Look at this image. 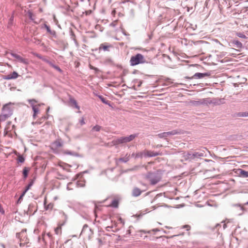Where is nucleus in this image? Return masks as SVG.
<instances>
[{
	"mask_svg": "<svg viewBox=\"0 0 248 248\" xmlns=\"http://www.w3.org/2000/svg\"><path fill=\"white\" fill-rule=\"evenodd\" d=\"M142 191L138 187H135L132 191V196L133 197H137L140 195Z\"/></svg>",
	"mask_w": 248,
	"mask_h": 248,
	"instance_id": "obj_12",
	"label": "nucleus"
},
{
	"mask_svg": "<svg viewBox=\"0 0 248 248\" xmlns=\"http://www.w3.org/2000/svg\"><path fill=\"white\" fill-rule=\"evenodd\" d=\"M12 56H13L14 58H16V60H18V59L19 58H20V55H18V54H16V53H12Z\"/></svg>",
	"mask_w": 248,
	"mask_h": 248,
	"instance_id": "obj_38",
	"label": "nucleus"
},
{
	"mask_svg": "<svg viewBox=\"0 0 248 248\" xmlns=\"http://www.w3.org/2000/svg\"><path fill=\"white\" fill-rule=\"evenodd\" d=\"M28 102L31 104V105L32 107V110L33 111V117L34 119H35L36 116L37 114H38L39 112V109L37 107H36V106L33 105V104L31 103V102H37V101L35 99H29Z\"/></svg>",
	"mask_w": 248,
	"mask_h": 248,
	"instance_id": "obj_7",
	"label": "nucleus"
},
{
	"mask_svg": "<svg viewBox=\"0 0 248 248\" xmlns=\"http://www.w3.org/2000/svg\"><path fill=\"white\" fill-rule=\"evenodd\" d=\"M11 75V77L12 78V79H16L19 76L18 74V73L14 71Z\"/></svg>",
	"mask_w": 248,
	"mask_h": 248,
	"instance_id": "obj_30",
	"label": "nucleus"
},
{
	"mask_svg": "<svg viewBox=\"0 0 248 248\" xmlns=\"http://www.w3.org/2000/svg\"><path fill=\"white\" fill-rule=\"evenodd\" d=\"M182 132L179 129H174L171 131L165 132L158 134L156 136L160 139L167 140L168 136H173L175 135L181 134Z\"/></svg>",
	"mask_w": 248,
	"mask_h": 248,
	"instance_id": "obj_4",
	"label": "nucleus"
},
{
	"mask_svg": "<svg viewBox=\"0 0 248 248\" xmlns=\"http://www.w3.org/2000/svg\"><path fill=\"white\" fill-rule=\"evenodd\" d=\"M25 232H26V230H22V231L20 232L16 233V237L19 238L20 237L21 234Z\"/></svg>",
	"mask_w": 248,
	"mask_h": 248,
	"instance_id": "obj_41",
	"label": "nucleus"
},
{
	"mask_svg": "<svg viewBox=\"0 0 248 248\" xmlns=\"http://www.w3.org/2000/svg\"><path fill=\"white\" fill-rule=\"evenodd\" d=\"M183 228L186 229V230L188 231V230H190V226L188 225H186L183 226Z\"/></svg>",
	"mask_w": 248,
	"mask_h": 248,
	"instance_id": "obj_46",
	"label": "nucleus"
},
{
	"mask_svg": "<svg viewBox=\"0 0 248 248\" xmlns=\"http://www.w3.org/2000/svg\"><path fill=\"white\" fill-rule=\"evenodd\" d=\"M73 185L72 183H69L67 185V189L69 190L73 189V188L71 187V186Z\"/></svg>",
	"mask_w": 248,
	"mask_h": 248,
	"instance_id": "obj_42",
	"label": "nucleus"
},
{
	"mask_svg": "<svg viewBox=\"0 0 248 248\" xmlns=\"http://www.w3.org/2000/svg\"><path fill=\"white\" fill-rule=\"evenodd\" d=\"M211 100L208 98H206L203 99L202 100L201 104L208 105L209 104H211Z\"/></svg>",
	"mask_w": 248,
	"mask_h": 248,
	"instance_id": "obj_25",
	"label": "nucleus"
},
{
	"mask_svg": "<svg viewBox=\"0 0 248 248\" xmlns=\"http://www.w3.org/2000/svg\"><path fill=\"white\" fill-rule=\"evenodd\" d=\"M110 47H112L111 45H108V43H103L100 45L99 50L103 49L105 51H109V48Z\"/></svg>",
	"mask_w": 248,
	"mask_h": 248,
	"instance_id": "obj_11",
	"label": "nucleus"
},
{
	"mask_svg": "<svg viewBox=\"0 0 248 248\" xmlns=\"http://www.w3.org/2000/svg\"><path fill=\"white\" fill-rule=\"evenodd\" d=\"M11 104V103L6 104L3 106L2 108V113L6 114L9 117H10L13 114L12 109L10 107V105Z\"/></svg>",
	"mask_w": 248,
	"mask_h": 248,
	"instance_id": "obj_6",
	"label": "nucleus"
},
{
	"mask_svg": "<svg viewBox=\"0 0 248 248\" xmlns=\"http://www.w3.org/2000/svg\"><path fill=\"white\" fill-rule=\"evenodd\" d=\"M239 174L244 178H248V171L242 169H239L238 170Z\"/></svg>",
	"mask_w": 248,
	"mask_h": 248,
	"instance_id": "obj_16",
	"label": "nucleus"
},
{
	"mask_svg": "<svg viewBox=\"0 0 248 248\" xmlns=\"http://www.w3.org/2000/svg\"><path fill=\"white\" fill-rule=\"evenodd\" d=\"M129 159L130 155H128L126 154L124 157L119 158V160L124 163H126L129 161Z\"/></svg>",
	"mask_w": 248,
	"mask_h": 248,
	"instance_id": "obj_23",
	"label": "nucleus"
},
{
	"mask_svg": "<svg viewBox=\"0 0 248 248\" xmlns=\"http://www.w3.org/2000/svg\"><path fill=\"white\" fill-rule=\"evenodd\" d=\"M48 64L51 66L52 67L54 68L55 66V64H54L52 62L49 61Z\"/></svg>",
	"mask_w": 248,
	"mask_h": 248,
	"instance_id": "obj_49",
	"label": "nucleus"
},
{
	"mask_svg": "<svg viewBox=\"0 0 248 248\" xmlns=\"http://www.w3.org/2000/svg\"><path fill=\"white\" fill-rule=\"evenodd\" d=\"M62 146V142L61 139L54 141L51 144L52 148L57 149Z\"/></svg>",
	"mask_w": 248,
	"mask_h": 248,
	"instance_id": "obj_10",
	"label": "nucleus"
},
{
	"mask_svg": "<svg viewBox=\"0 0 248 248\" xmlns=\"http://www.w3.org/2000/svg\"><path fill=\"white\" fill-rule=\"evenodd\" d=\"M138 134H135L130 135V136L126 137L128 142H130V141L133 140L136 137H137L138 136Z\"/></svg>",
	"mask_w": 248,
	"mask_h": 248,
	"instance_id": "obj_28",
	"label": "nucleus"
},
{
	"mask_svg": "<svg viewBox=\"0 0 248 248\" xmlns=\"http://www.w3.org/2000/svg\"><path fill=\"white\" fill-rule=\"evenodd\" d=\"M12 56H13L14 58H16V60H18V59L19 58H20V55H18V54H16V53H12Z\"/></svg>",
	"mask_w": 248,
	"mask_h": 248,
	"instance_id": "obj_39",
	"label": "nucleus"
},
{
	"mask_svg": "<svg viewBox=\"0 0 248 248\" xmlns=\"http://www.w3.org/2000/svg\"><path fill=\"white\" fill-rule=\"evenodd\" d=\"M98 97L100 99V100H101V101L105 104H107V105H110V104H109V101L108 100H107L105 98H104L103 96L102 95H98Z\"/></svg>",
	"mask_w": 248,
	"mask_h": 248,
	"instance_id": "obj_26",
	"label": "nucleus"
},
{
	"mask_svg": "<svg viewBox=\"0 0 248 248\" xmlns=\"http://www.w3.org/2000/svg\"><path fill=\"white\" fill-rule=\"evenodd\" d=\"M48 64L51 66L52 67L54 68L55 66V64H54L52 62L49 61Z\"/></svg>",
	"mask_w": 248,
	"mask_h": 248,
	"instance_id": "obj_48",
	"label": "nucleus"
},
{
	"mask_svg": "<svg viewBox=\"0 0 248 248\" xmlns=\"http://www.w3.org/2000/svg\"><path fill=\"white\" fill-rule=\"evenodd\" d=\"M88 225H87V224L84 225L82 230H83L85 229L86 228H88Z\"/></svg>",
	"mask_w": 248,
	"mask_h": 248,
	"instance_id": "obj_55",
	"label": "nucleus"
},
{
	"mask_svg": "<svg viewBox=\"0 0 248 248\" xmlns=\"http://www.w3.org/2000/svg\"><path fill=\"white\" fill-rule=\"evenodd\" d=\"M227 227L226 224H224L223 225V229H225Z\"/></svg>",
	"mask_w": 248,
	"mask_h": 248,
	"instance_id": "obj_60",
	"label": "nucleus"
},
{
	"mask_svg": "<svg viewBox=\"0 0 248 248\" xmlns=\"http://www.w3.org/2000/svg\"><path fill=\"white\" fill-rule=\"evenodd\" d=\"M211 102H212L211 104H214V105H219V103L218 100H211Z\"/></svg>",
	"mask_w": 248,
	"mask_h": 248,
	"instance_id": "obj_43",
	"label": "nucleus"
},
{
	"mask_svg": "<svg viewBox=\"0 0 248 248\" xmlns=\"http://www.w3.org/2000/svg\"><path fill=\"white\" fill-rule=\"evenodd\" d=\"M44 27L46 29L47 32L49 33L50 34L55 36L56 35V32L55 31H52L51 30L50 27L47 26L46 24H44Z\"/></svg>",
	"mask_w": 248,
	"mask_h": 248,
	"instance_id": "obj_17",
	"label": "nucleus"
},
{
	"mask_svg": "<svg viewBox=\"0 0 248 248\" xmlns=\"http://www.w3.org/2000/svg\"><path fill=\"white\" fill-rule=\"evenodd\" d=\"M236 35L238 37H239L240 38H247L245 34H244L243 33H242L241 32H237L236 33Z\"/></svg>",
	"mask_w": 248,
	"mask_h": 248,
	"instance_id": "obj_34",
	"label": "nucleus"
},
{
	"mask_svg": "<svg viewBox=\"0 0 248 248\" xmlns=\"http://www.w3.org/2000/svg\"><path fill=\"white\" fill-rule=\"evenodd\" d=\"M145 154V157H154L156 156L159 155H160L161 154L157 153V152H155L154 151H144Z\"/></svg>",
	"mask_w": 248,
	"mask_h": 248,
	"instance_id": "obj_13",
	"label": "nucleus"
},
{
	"mask_svg": "<svg viewBox=\"0 0 248 248\" xmlns=\"http://www.w3.org/2000/svg\"><path fill=\"white\" fill-rule=\"evenodd\" d=\"M244 205H248V202H245L244 204Z\"/></svg>",
	"mask_w": 248,
	"mask_h": 248,
	"instance_id": "obj_61",
	"label": "nucleus"
},
{
	"mask_svg": "<svg viewBox=\"0 0 248 248\" xmlns=\"http://www.w3.org/2000/svg\"><path fill=\"white\" fill-rule=\"evenodd\" d=\"M3 79H5V80H10V79H12V78L11 77V75L9 74V75H8L7 76H4L3 77Z\"/></svg>",
	"mask_w": 248,
	"mask_h": 248,
	"instance_id": "obj_36",
	"label": "nucleus"
},
{
	"mask_svg": "<svg viewBox=\"0 0 248 248\" xmlns=\"http://www.w3.org/2000/svg\"><path fill=\"white\" fill-rule=\"evenodd\" d=\"M63 224H62L61 226L58 227L57 228H56L55 229V233L57 234H59L60 233H61V226L62 225H63Z\"/></svg>",
	"mask_w": 248,
	"mask_h": 248,
	"instance_id": "obj_32",
	"label": "nucleus"
},
{
	"mask_svg": "<svg viewBox=\"0 0 248 248\" xmlns=\"http://www.w3.org/2000/svg\"><path fill=\"white\" fill-rule=\"evenodd\" d=\"M25 161L24 157L22 155H19L18 157V162L20 163H23Z\"/></svg>",
	"mask_w": 248,
	"mask_h": 248,
	"instance_id": "obj_35",
	"label": "nucleus"
},
{
	"mask_svg": "<svg viewBox=\"0 0 248 248\" xmlns=\"http://www.w3.org/2000/svg\"><path fill=\"white\" fill-rule=\"evenodd\" d=\"M32 185H33V181H31L26 187L25 189L28 191L30 188V187L32 186Z\"/></svg>",
	"mask_w": 248,
	"mask_h": 248,
	"instance_id": "obj_37",
	"label": "nucleus"
},
{
	"mask_svg": "<svg viewBox=\"0 0 248 248\" xmlns=\"http://www.w3.org/2000/svg\"><path fill=\"white\" fill-rule=\"evenodd\" d=\"M30 170V168L25 167L23 170V175L24 179H26L28 177V173Z\"/></svg>",
	"mask_w": 248,
	"mask_h": 248,
	"instance_id": "obj_21",
	"label": "nucleus"
},
{
	"mask_svg": "<svg viewBox=\"0 0 248 248\" xmlns=\"http://www.w3.org/2000/svg\"><path fill=\"white\" fill-rule=\"evenodd\" d=\"M47 119V118H46V116L43 117L42 118V119H44L45 120V119Z\"/></svg>",
	"mask_w": 248,
	"mask_h": 248,
	"instance_id": "obj_62",
	"label": "nucleus"
},
{
	"mask_svg": "<svg viewBox=\"0 0 248 248\" xmlns=\"http://www.w3.org/2000/svg\"><path fill=\"white\" fill-rule=\"evenodd\" d=\"M233 207L238 208L239 212L238 213L239 216L242 215L245 212H247V209L244 207L245 205L240 204H233Z\"/></svg>",
	"mask_w": 248,
	"mask_h": 248,
	"instance_id": "obj_9",
	"label": "nucleus"
},
{
	"mask_svg": "<svg viewBox=\"0 0 248 248\" xmlns=\"http://www.w3.org/2000/svg\"><path fill=\"white\" fill-rule=\"evenodd\" d=\"M204 156L203 152H192L190 151L184 155L185 159L189 161H196L202 157Z\"/></svg>",
	"mask_w": 248,
	"mask_h": 248,
	"instance_id": "obj_2",
	"label": "nucleus"
},
{
	"mask_svg": "<svg viewBox=\"0 0 248 248\" xmlns=\"http://www.w3.org/2000/svg\"><path fill=\"white\" fill-rule=\"evenodd\" d=\"M141 84H142V81H140L139 82L138 86L139 87H140L141 86Z\"/></svg>",
	"mask_w": 248,
	"mask_h": 248,
	"instance_id": "obj_56",
	"label": "nucleus"
},
{
	"mask_svg": "<svg viewBox=\"0 0 248 248\" xmlns=\"http://www.w3.org/2000/svg\"><path fill=\"white\" fill-rule=\"evenodd\" d=\"M35 56L39 59H41V60H42L43 58H44L43 56H41L40 54H36L35 55Z\"/></svg>",
	"mask_w": 248,
	"mask_h": 248,
	"instance_id": "obj_47",
	"label": "nucleus"
},
{
	"mask_svg": "<svg viewBox=\"0 0 248 248\" xmlns=\"http://www.w3.org/2000/svg\"><path fill=\"white\" fill-rule=\"evenodd\" d=\"M0 246H1L2 248H5V246L3 244H1Z\"/></svg>",
	"mask_w": 248,
	"mask_h": 248,
	"instance_id": "obj_59",
	"label": "nucleus"
},
{
	"mask_svg": "<svg viewBox=\"0 0 248 248\" xmlns=\"http://www.w3.org/2000/svg\"><path fill=\"white\" fill-rule=\"evenodd\" d=\"M29 16L31 20H33V19L32 18V14L31 12L29 13Z\"/></svg>",
	"mask_w": 248,
	"mask_h": 248,
	"instance_id": "obj_52",
	"label": "nucleus"
},
{
	"mask_svg": "<svg viewBox=\"0 0 248 248\" xmlns=\"http://www.w3.org/2000/svg\"><path fill=\"white\" fill-rule=\"evenodd\" d=\"M62 168L64 170H66L65 168H64L63 166L60 165Z\"/></svg>",
	"mask_w": 248,
	"mask_h": 248,
	"instance_id": "obj_63",
	"label": "nucleus"
},
{
	"mask_svg": "<svg viewBox=\"0 0 248 248\" xmlns=\"http://www.w3.org/2000/svg\"><path fill=\"white\" fill-rule=\"evenodd\" d=\"M144 166H140V165H137L135 166L132 168L130 169L129 170L131 171H137L140 170V168L143 167Z\"/></svg>",
	"mask_w": 248,
	"mask_h": 248,
	"instance_id": "obj_29",
	"label": "nucleus"
},
{
	"mask_svg": "<svg viewBox=\"0 0 248 248\" xmlns=\"http://www.w3.org/2000/svg\"><path fill=\"white\" fill-rule=\"evenodd\" d=\"M101 128V126H99L98 125H96L95 126H94L93 128H92V130L93 131H97V132H98L100 130Z\"/></svg>",
	"mask_w": 248,
	"mask_h": 248,
	"instance_id": "obj_31",
	"label": "nucleus"
},
{
	"mask_svg": "<svg viewBox=\"0 0 248 248\" xmlns=\"http://www.w3.org/2000/svg\"><path fill=\"white\" fill-rule=\"evenodd\" d=\"M64 154L75 156H80V155L77 153L72 152L70 151H65Z\"/></svg>",
	"mask_w": 248,
	"mask_h": 248,
	"instance_id": "obj_18",
	"label": "nucleus"
},
{
	"mask_svg": "<svg viewBox=\"0 0 248 248\" xmlns=\"http://www.w3.org/2000/svg\"><path fill=\"white\" fill-rule=\"evenodd\" d=\"M162 146V145L161 144H157L156 146V148H159V147H161Z\"/></svg>",
	"mask_w": 248,
	"mask_h": 248,
	"instance_id": "obj_57",
	"label": "nucleus"
},
{
	"mask_svg": "<svg viewBox=\"0 0 248 248\" xmlns=\"http://www.w3.org/2000/svg\"><path fill=\"white\" fill-rule=\"evenodd\" d=\"M69 103L71 104V106L72 107H74L75 108H77L78 109H79L80 107L78 105V103L77 102V101L73 97H70L69 98Z\"/></svg>",
	"mask_w": 248,
	"mask_h": 248,
	"instance_id": "obj_15",
	"label": "nucleus"
},
{
	"mask_svg": "<svg viewBox=\"0 0 248 248\" xmlns=\"http://www.w3.org/2000/svg\"><path fill=\"white\" fill-rule=\"evenodd\" d=\"M76 185L78 187H82L85 186V182L83 181H78L76 182Z\"/></svg>",
	"mask_w": 248,
	"mask_h": 248,
	"instance_id": "obj_22",
	"label": "nucleus"
},
{
	"mask_svg": "<svg viewBox=\"0 0 248 248\" xmlns=\"http://www.w3.org/2000/svg\"><path fill=\"white\" fill-rule=\"evenodd\" d=\"M18 61L23 64H28L29 63V61L27 59H25L20 56V58L18 59Z\"/></svg>",
	"mask_w": 248,
	"mask_h": 248,
	"instance_id": "obj_27",
	"label": "nucleus"
},
{
	"mask_svg": "<svg viewBox=\"0 0 248 248\" xmlns=\"http://www.w3.org/2000/svg\"><path fill=\"white\" fill-rule=\"evenodd\" d=\"M145 62L144 56L140 53H138L136 55L132 56L130 60L131 66H135L140 63H144Z\"/></svg>",
	"mask_w": 248,
	"mask_h": 248,
	"instance_id": "obj_3",
	"label": "nucleus"
},
{
	"mask_svg": "<svg viewBox=\"0 0 248 248\" xmlns=\"http://www.w3.org/2000/svg\"><path fill=\"white\" fill-rule=\"evenodd\" d=\"M0 213L3 215L4 214V213H5V211L0 204Z\"/></svg>",
	"mask_w": 248,
	"mask_h": 248,
	"instance_id": "obj_44",
	"label": "nucleus"
},
{
	"mask_svg": "<svg viewBox=\"0 0 248 248\" xmlns=\"http://www.w3.org/2000/svg\"><path fill=\"white\" fill-rule=\"evenodd\" d=\"M236 116L240 117H247L248 116V111L238 112L236 114Z\"/></svg>",
	"mask_w": 248,
	"mask_h": 248,
	"instance_id": "obj_24",
	"label": "nucleus"
},
{
	"mask_svg": "<svg viewBox=\"0 0 248 248\" xmlns=\"http://www.w3.org/2000/svg\"><path fill=\"white\" fill-rule=\"evenodd\" d=\"M119 206V201L118 200L114 199L112 202L111 204L109 205V206L114 207V208H117Z\"/></svg>",
	"mask_w": 248,
	"mask_h": 248,
	"instance_id": "obj_19",
	"label": "nucleus"
},
{
	"mask_svg": "<svg viewBox=\"0 0 248 248\" xmlns=\"http://www.w3.org/2000/svg\"><path fill=\"white\" fill-rule=\"evenodd\" d=\"M112 142L114 145H119L124 143L129 142L126 137H122L118 138L116 140H114L112 141Z\"/></svg>",
	"mask_w": 248,
	"mask_h": 248,
	"instance_id": "obj_8",
	"label": "nucleus"
},
{
	"mask_svg": "<svg viewBox=\"0 0 248 248\" xmlns=\"http://www.w3.org/2000/svg\"><path fill=\"white\" fill-rule=\"evenodd\" d=\"M53 207V204L51 203H49L47 205H45V208L46 210L52 209Z\"/></svg>",
	"mask_w": 248,
	"mask_h": 248,
	"instance_id": "obj_33",
	"label": "nucleus"
},
{
	"mask_svg": "<svg viewBox=\"0 0 248 248\" xmlns=\"http://www.w3.org/2000/svg\"><path fill=\"white\" fill-rule=\"evenodd\" d=\"M90 68L91 69H93V70H95L96 71H98V69L97 68L94 67H93V66H92L91 65H90Z\"/></svg>",
	"mask_w": 248,
	"mask_h": 248,
	"instance_id": "obj_51",
	"label": "nucleus"
},
{
	"mask_svg": "<svg viewBox=\"0 0 248 248\" xmlns=\"http://www.w3.org/2000/svg\"><path fill=\"white\" fill-rule=\"evenodd\" d=\"M53 68H54L55 70H56L57 71H59L60 73H62V70L60 68V67L56 65H55Z\"/></svg>",
	"mask_w": 248,
	"mask_h": 248,
	"instance_id": "obj_40",
	"label": "nucleus"
},
{
	"mask_svg": "<svg viewBox=\"0 0 248 248\" xmlns=\"http://www.w3.org/2000/svg\"><path fill=\"white\" fill-rule=\"evenodd\" d=\"M230 46H235L236 47L240 49L243 47L242 43L239 41L238 40H233L231 42Z\"/></svg>",
	"mask_w": 248,
	"mask_h": 248,
	"instance_id": "obj_14",
	"label": "nucleus"
},
{
	"mask_svg": "<svg viewBox=\"0 0 248 248\" xmlns=\"http://www.w3.org/2000/svg\"><path fill=\"white\" fill-rule=\"evenodd\" d=\"M218 226H220V224H217L216 226V227L217 228Z\"/></svg>",
	"mask_w": 248,
	"mask_h": 248,
	"instance_id": "obj_64",
	"label": "nucleus"
},
{
	"mask_svg": "<svg viewBox=\"0 0 248 248\" xmlns=\"http://www.w3.org/2000/svg\"><path fill=\"white\" fill-rule=\"evenodd\" d=\"M143 157H145V151H142L140 152H138L135 155V159H137L139 158H142Z\"/></svg>",
	"mask_w": 248,
	"mask_h": 248,
	"instance_id": "obj_20",
	"label": "nucleus"
},
{
	"mask_svg": "<svg viewBox=\"0 0 248 248\" xmlns=\"http://www.w3.org/2000/svg\"><path fill=\"white\" fill-rule=\"evenodd\" d=\"M211 75V73L210 72H206L204 73H195L192 77H186L185 78L187 79H200L204 78L205 77H209Z\"/></svg>",
	"mask_w": 248,
	"mask_h": 248,
	"instance_id": "obj_5",
	"label": "nucleus"
},
{
	"mask_svg": "<svg viewBox=\"0 0 248 248\" xmlns=\"http://www.w3.org/2000/svg\"><path fill=\"white\" fill-rule=\"evenodd\" d=\"M22 199H23V197H21V196H20V197H19L18 199L17 200V201L16 202L17 204L20 203L21 202V201H22Z\"/></svg>",
	"mask_w": 248,
	"mask_h": 248,
	"instance_id": "obj_45",
	"label": "nucleus"
},
{
	"mask_svg": "<svg viewBox=\"0 0 248 248\" xmlns=\"http://www.w3.org/2000/svg\"><path fill=\"white\" fill-rule=\"evenodd\" d=\"M159 171L158 170L155 171H149L145 175V179L150 182L151 185H155L160 181L161 176Z\"/></svg>",
	"mask_w": 248,
	"mask_h": 248,
	"instance_id": "obj_1",
	"label": "nucleus"
},
{
	"mask_svg": "<svg viewBox=\"0 0 248 248\" xmlns=\"http://www.w3.org/2000/svg\"><path fill=\"white\" fill-rule=\"evenodd\" d=\"M28 191L26 190L25 189V190H24V191L22 192V193L21 194V195H20V196H21V197H23L25 195V194H26V193Z\"/></svg>",
	"mask_w": 248,
	"mask_h": 248,
	"instance_id": "obj_53",
	"label": "nucleus"
},
{
	"mask_svg": "<svg viewBox=\"0 0 248 248\" xmlns=\"http://www.w3.org/2000/svg\"><path fill=\"white\" fill-rule=\"evenodd\" d=\"M135 155H136V154H135V153H133V154H132V155H131V157H135Z\"/></svg>",
	"mask_w": 248,
	"mask_h": 248,
	"instance_id": "obj_58",
	"label": "nucleus"
},
{
	"mask_svg": "<svg viewBox=\"0 0 248 248\" xmlns=\"http://www.w3.org/2000/svg\"><path fill=\"white\" fill-rule=\"evenodd\" d=\"M43 61L46 62V63H47L48 64V63L50 61H49L48 59H47L45 57H44V58H43V59L42 60Z\"/></svg>",
	"mask_w": 248,
	"mask_h": 248,
	"instance_id": "obj_50",
	"label": "nucleus"
},
{
	"mask_svg": "<svg viewBox=\"0 0 248 248\" xmlns=\"http://www.w3.org/2000/svg\"><path fill=\"white\" fill-rule=\"evenodd\" d=\"M80 123L81 125H83L85 124L83 118H82V119L80 120Z\"/></svg>",
	"mask_w": 248,
	"mask_h": 248,
	"instance_id": "obj_54",
	"label": "nucleus"
}]
</instances>
